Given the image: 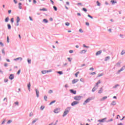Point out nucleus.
Returning a JSON list of instances; mask_svg holds the SVG:
<instances>
[{"label":"nucleus","mask_w":125,"mask_h":125,"mask_svg":"<svg viewBox=\"0 0 125 125\" xmlns=\"http://www.w3.org/2000/svg\"><path fill=\"white\" fill-rule=\"evenodd\" d=\"M70 110H71V107H68L65 110L63 114V117H65V116H66L68 113L70 112Z\"/></svg>","instance_id":"f257e3e1"},{"label":"nucleus","mask_w":125,"mask_h":125,"mask_svg":"<svg viewBox=\"0 0 125 125\" xmlns=\"http://www.w3.org/2000/svg\"><path fill=\"white\" fill-rule=\"evenodd\" d=\"M92 100V98H88L86 100L83 102V105H86L87 103H89L90 101Z\"/></svg>","instance_id":"f03ea898"},{"label":"nucleus","mask_w":125,"mask_h":125,"mask_svg":"<svg viewBox=\"0 0 125 125\" xmlns=\"http://www.w3.org/2000/svg\"><path fill=\"white\" fill-rule=\"evenodd\" d=\"M82 98H83V97L81 96H76L74 97V99L76 101H80Z\"/></svg>","instance_id":"7ed1b4c3"},{"label":"nucleus","mask_w":125,"mask_h":125,"mask_svg":"<svg viewBox=\"0 0 125 125\" xmlns=\"http://www.w3.org/2000/svg\"><path fill=\"white\" fill-rule=\"evenodd\" d=\"M80 102L78 101H74L72 103H71V106H75V105H77V104H79Z\"/></svg>","instance_id":"20e7f679"},{"label":"nucleus","mask_w":125,"mask_h":125,"mask_svg":"<svg viewBox=\"0 0 125 125\" xmlns=\"http://www.w3.org/2000/svg\"><path fill=\"white\" fill-rule=\"evenodd\" d=\"M50 72H52V71L51 70H48V71L44 70V71H42V73L44 74H46V73H49Z\"/></svg>","instance_id":"39448f33"},{"label":"nucleus","mask_w":125,"mask_h":125,"mask_svg":"<svg viewBox=\"0 0 125 125\" xmlns=\"http://www.w3.org/2000/svg\"><path fill=\"white\" fill-rule=\"evenodd\" d=\"M79 82V79H74L72 80V83L74 84L76 83H78Z\"/></svg>","instance_id":"423d86ee"},{"label":"nucleus","mask_w":125,"mask_h":125,"mask_svg":"<svg viewBox=\"0 0 125 125\" xmlns=\"http://www.w3.org/2000/svg\"><path fill=\"white\" fill-rule=\"evenodd\" d=\"M9 79L12 81V80L14 79V75L13 74H11L9 77Z\"/></svg>","instance_id":"0eeeda50"},{"label":"nucleus","mask_w":125,"mask_h":125,"mask_svg":"<svg viewBox=\"0 0 125 125\" xmlns=\"http://www.w3.org/2000/svg\"><path fill=\"white\" fill-rule=\"evenodd\" d=\"M70 91L71 93H73V94H76L77 93V91H75L73 89H71Z\"/></svg>","instance_id":"6e6552de"},{"label":"nucleus","mask_w":125,"mask_h":125,"mask_svg":"<svg viewBox=\"0 0 125 125\" xmlns=\"http://www.w3.org/2000/svg\"><path fill=\"white\" fill-rule=\"evenodd\" d=\"M101 53H102V50L98 51L96 53V55H97H97H100V54H101Z\"/></svg>","instance_id":"1a4fd4ad"},{"label":"nucleus","mask_w":125,"mask_h":125,"mask_svg":"<svg viewBox=\"0 0 125 125\" xmlns=\"http://www.w3.org/2000/svg\"><path fill=\"white\" fill-rule=\"evenodd\" d=\"M20 21V18H19V17H18L17 18V26L19 25V24L18 23H19Z\"/></svg>","instance_id":"9d476101"},{"label":"nucleus","mask_w":125,"mask_h":125,"mask_svg":"<svg viewBox=\"0 0 125 125\" xmlns=\"http://www.w3.org/2000/svg\"><path fill=\"white\" fill-rule=\"evenodd\" d=\"M36 95H37V97H39V96H40V91H38V89H36Z\"/></svg>","instance_id":"9b49d317"},{"label":"nucleus","mask_w":125,"mask_h":125,"mask_svg":"<svg viewBox=\"0 0 125 125\" xmlns=\"http://www.w3.org/2000/svg\"><path fill=\"white\" fill-rule=\"evenodd\" d=\"M59 111H60V109H58V108H57L56 109L54 110V113H55L56 114H57L58 113H59Z\"/></svg>","instance_id":"f8f14e48"},{"label":"nucleus","mask_w":125,"mask_h":125,"mask_svg":"<svg viewBox=\"0 0 125 125\" xmlns=\"http://www.w3.org/2000/svg\"><path fill=\"white\" fill-rule=\"evenodd\" d=\"M125 69V66H123L122 68L118 71V73H120L122 71H124Z\"/></svg>","instance_id":"ddd939ff"},{"label":"nucleus","mask_w":125,"mask_h":125,"mask_svg":"<svg viewBox=\"0 0 125 125\" xmlns=\"http://www.w3.org/2000/svg\"><path fill=\"white\" fill-rule=\"evenodd\" d=\"M105 99H107V96H105L103 97L102 99H100V101H104Z\"/></svg>","instance_id":"4468645a"},{"label":"nucleus","mask_w":125,"mask_h":125,"mask_svg":"<svg viewBox=\"0 0 125 125\" xmlns=\"http://www.w3.org/2000/svg\"><path fill=\"white\" fill-rule=\"evenodd\" d=\"M99 83H101V81L100 80H99L98 82L96 83V86H97L98 87V85Z\"/></svg>","instance_id":"2eb2a0df"},{"label":"nucleus","mask_w":125,"mask_h":125,"mask_svg":"<svg viewBox=\"0 0 125 125\" xmlns=\"http://www.w3.org/2000/svg\"><path fill=\"white\" fill-rule=\"evenodd\" d=\"M116 104H117V103L115 101H113L111 104V105H112L113 106H115Z\"/></svg>","instance_id":"dca6fc26"},{"label":"nucleus","mask_w":125,"mask_h":125,"mask_svg":"<svg viewBox=\"0 0 125 125\" xmlns=\"http://www.w3.org/2000/svg\"><path fill=\"white\" fill-rule=\"evenodd\" d=\"M110 2H111L112 4H114L115 3H117V1H115L114 0H111L110 1Z\"/></svg>","instance_id":"f3484780"},{"label":"nucleus","mask_w":125,"mask_h":125,"mask_svg":"<svg viewBox=\"0 0 125 125\" xmlns=\"http://www.w3.org/2000/svg\"><path fill=\"white\" fill-rule=\"evenodd\" d=\"M41 11H47V10L46 8H43L42 9H40Z\"/></svg>","instance_id":"a211bd4d"},{"label":"nucleus","mask_w":125,"mask_h":125,"mask_svg":"<svg viewBox=\"0 0 125 125\" xmlns=\"http://www.w3.org/2000/svg\"><path fill=\"white\" fill-rule=\"evenodd\" d=\"M102 91H103V89L101 88V89L98 91V93H102Z\"/></svg>","instance_id":"6ab92c4d"},{"label":"nucleus","mask_w":125,"mask_h":125,"mask_svg":"<svg viewBox=\"0 0 125 125\" xmlns=\"http://www.w3.org/2000/svg\"><path fill=\"white\" fill-rule=\"evenodd\" d=\"M27 87L28 88V89H29V91H30V88L31 87V83H29L28 84V85H27Z\"/></svg>","instance_id":"aec40b11"},{"label":"nucleus","mask_w":125,"mask_h":125,"mask_svg":"<svg viewBox=\"0 0 125 125\" xmlns=\"http://www.w3.org/2000/svg\"><path fill=\"white\" fill-rule=\"evenodd\" d=\"M85 52H86V50H83L82 51H81V53L82 54H83V53H85Z\"/></svg>","instance_id":"412c9836"},{"label":"nucleus","mask_w":125,"mask_h":125,"mask_svg":"<svg viewBox=\"0 0 125 125\" xmlns=\"http://www.w3.org/2000/svg\"><path fill=\"white\" fill-rule=\"evenodd\" d=\"M43 22H44V23H48V21H47V20L44 19L43 20Z\"/></svg>","instance_id":"4be33fe9"},{"label":"nucleus","mask_w":125,"mask_h":125,"mask_svg":"<svg viewBox=\"0 0 125 125\" xmlns=\"http://www.w3.org/2000/svg\"><path fill=\"white\" fill-rule=\"evenodd\" d=\"M55 102H56V101H53L49 104V105H52V104H53V103H55Z\"/></svg>","instance_id":"5701e85b"},{"label":"nucleus","mask_w":125,"mask_h":125,"mask_svg":"<svg viewBox=\"0 0 125 125\" xmlns=\"http://www.w3.org/2000/svg\"><path fill=\"white\" fill-rule=\"evenodd\" d=\"M9 20V18L8 17L6 18L5 19V22H8V21Z\"/></svg>","instance_id":"b1692460"},{"label":"nucleus","mask_w":125,"mask_h":125,"mask_svg":"<svg viewBox=\"0 0 125 125\" xmlns=\"http://www.w3.org/2000/svg\"><path fill=\"white\" fill-rule=\"evenodd\" d=\"M110 59V57H107L105 58V61H108Z\"/></svg>","instance_id":"393cba45"},{"label":"nucleus","mask_w":125,"mask_h":125,"mask_svg":"<svg viewBox=\"0 0 125 125\" xmlns=\"http://www.w3.org/2000/svg\"><path fill=\"white\" fill-rule=\"evenodd\" d=\"M31 62H32V61L30 59H28L27 62H28V64H31Z\"/></svg>","instance_id":"a878e982"},{"label":"nucleus","mask_w":125,"mask_h":125,"mask_svg":"<svg viewBox=\"0 0 125 125\" xmlns=\"http://www.w3.org/2000/svg\"><path fill=\"white\" fill-rule=\"evenodd\" d=\"M44 99L45 101H47V97L46 96H44Z\"/></svg>","instance_id":"bb28decb"},{"label":"nucleus","mask_w":125,"mask_h":125,"mask_svg":"<svg viewBox=\"0 0 125 125\" xmlns=\"http://www.w3.org/2000/svg\"><path fill=\"white\" fill-rule=\"evenodd\" d=\"M58 74H59L60 75H62L63 74V72L62 71H58Z\"/></svg>","instance_id":"cd10ccee"},{"label":"nucleus","mask_w":125,"mask_h":125,"mask_svg":"<svg viewBox=\"0 0 125 125\" xmlns=\"http://www.w3.org/2000/svg\"><path fill=\"white\" fill-rule=\"evenodd\" d=\"M83 11H84L85 12H86L87 11V10L85 8H83Z\"/></svg>","instance_id":"c85d7f7f"},{"label":"nucleus","mask_w":125,"mask_h":125,"mask_svg":"<svg viewBox=\"0 0 125 125\" xmlns=\"http://www.w3.org/2000/svg\"><path fill=\"white\" fill-rule=\"evenodd\" d=\"M20 73H21V69L19 70L17 74V75H20Z\"/></svg>","instance_id":"c756f323"},{"label":"nucleus","mask_w":125,"mask_h":125,"mask_svg":"<svg viewBox=\"0 0 125 125\" xmlns=\"http://www.w3.org/2000/svg\"><path fill=\"white\" fill-rule=\"evenodd\" d=\"M79 74H80V72H78L75 74V77H76V78H78V75H79Z\"/></svg>","instance_id":"7c9ffc66"},{"label":"nucleus","mask_w":125,"mask_h":125,"mask_svg":"<svg viewBox=\"0 0 125 125\" xmlns=\"http://www.w3.org/2000/svg\"><path fill=\"white\" fill-rule=\"evenodd\" d=\"M96 90V89L95 88V87H94L92 90V91L93 92H94V91H95Z\"/></svg>","instance_id":"2f4dec72"},{"label":"nucleus","mask_w":125,"mask_h":125,"mask_svg":"<svg viewBox=\"0 0 125 125\" xmlns=\"http://www.w3.org/2000/svg\"><path fill=\"white\" fill-rule=\"evenodd\" d=\"M97 4L98 6H100L101 3H100V2H99V1H97Z\"/></svg>","instance_id":"473e14b6"},{"label":"nucleus","mask_w":125,"mask_h":125,"mask_svg":"<svg viewBox=\"0 0 125 125\" xmlns=\"http://www.w3.org/2000/svg\"><path fill=\"white\" fill-rule=\"evenodd\" d=\"M90 75H96V73H95V72H92V73H91L90 74Z\"/></svg>","instance_id":"72a5a7b5"},{"label":"nucleus","mask_w":125,"mask_h":125,"mask_svg":"<svg viewBox=\"0 0 125 125\" xmlns=\"http://www.w3.org/2000/svg\"><path fill=\"white\" fill-rule=\"evenodd\" d=\"M7 26H8V29H11V26L10 25V24H8Z\"/></svg>","instance_id":"f704fd0d"},{"label":"nucleus","mask_w":125,"mask_h":125,"mask_svg":"<svg viewBox=\"0 0 125 125\" xmlns=\"http://www.w3.org/2000/svg\"><path fill=\"white\" fill-rule=\"evenodd\" d=\"M98 122H100V123H103V122H104V119L99 120H98Z\"/></svg>","instance_id":"c9c22d12"},{"label":"nucleus","mask_w":125,"mask_h":125,"mask_svg":"<svg viewBox=\"0 0 125 125\" xmlns=\"http://www.w3.org/2000/svg\"><path fill=\"white\" fill-rule=\"evenodd\" d=\"M7 42L8 43L9 42V37L8 36L7 37Z\"/></svg>","instance_id":"e433bc0d"},{"label":"nucleus","mask_w":125,"mask_h":125,"mask_svg":"<svg viewBox=\"0 0 125 125\" xmlns=\"http://www.w3.org/2000/svg\"><path fill=\"white\" fill-rule=\"evenodd\" d=\"M53 8L55 11H57V8L56 6H54Z\"/></svg>","instance_id":"4c0bfd02"},{"label":"nucleus","mask_w":125,"mask_h":125,"mask_svg":"<svg viewBox=\"0 0 125 125\" xmlns=\"http://www.w3.org/2000/svg\"><path fill=\"white\" fill-rule=\"evenodd\" d=\"M19 59L22 60V58H18L17 59H15V60H19Z\"/></svg>","instance_id":"58836bf2"},{"label":"nucleus","mask_w":125,"mask_h":125,"mask_svg":"<svg viewBox=\"0 0 125 125\" xmlns=\"http://www.w3.org/2000/svg\"><path fill=\"white\" fill-rule=\"evenodd\" d=\"M52 92H53V91H52V90H49L48 91V93H52Z\"/></svg>","instance_id":"ea45409f"},{"label":"nucleus","mask_w":125,"mask_h":125,"mask_svg":"<svg viewBox=\"0 0 125 125\" xmlns=\"http://www.w3.org/2000/svg\"><path fill=\"white\" fill-rule=\"evenodd\" d=\"M65 25H66V26H70V23H69V22H66V23H65Z\"/></svg>","instance_id":"a19ab883"},{"label":"nucleus","mask_w":125,"mask_h":125,"mask_svg":"<svg viewBox=\"0 0 125 125\" xmlns=\"http://www.w3.org/2000/svg\"><path fill=\"white\" fill-rule=\"evenodd\" d=\"M41 110H43V109H44V106H41Z\"/></svg>","instance_id":"79ce46f5"},{"label":"nucleus","mask_w":125,"mask_h":125,"mask_svg":"<svg viewBox=\"0 0 125 125\" xmlns=\"http://www.w3.org/2000/svg\"><path fill=\"white\" fill-rule=\"evenodd\" d=\"M12 122V121H11V120H9V121L7 122V124H10Z\"/></svg>","instance_id":"37998d69"},{"label":"nucleus","mask_w":125,"mask_h":125,"mask_svg":"<svg viewBox=\"0 0 125 125\" xmlns=\"http://www.w3.org/2000/svg\"><path fill=\"white\" fill-rule=\"evenodd\" d=\"M8 82V79H4V82L5 83H7Z\"/></svg>","instance_id":"c03bdc74"},{"label":"nucleus","mask_w":125,"mask_h":125,"mask_svg":"<svg viewBox=\"0 0 125 125\" xmlns=\"http://www.w3.org/2000/svg\"><path fill=\"white\" fill-rule=\"evenodd\" d=\"M102 76H103V74H98V77H102Z\"/></svg>","instance_id":"a18cd8bd"},{"label":"nucleus","mask_w":125,"mask_h":125,"mask_svg":"<svg viewBox=\"0 0 125 125\" xmlns=\"http://www.w3.org/2000/svg\"><path fill=\"white\" fill-rule=\"evenodd\" d=\"M11 23H13V22H14V19H13V18H12V19H11Z\"/></svg>","instance_id":"49530a36"},{"label":"nucleus","mask_w":125,"mask_h":125,"mask_svg":"<svg viewBox=\"0 0 125 125\" xmlns=\"http://www.w3.org/2000/svg\"><path fill=\"white\" fill-rule=\"evenodd\" d=\"M125 51H122L121 52L122 55H124V54H125Z\"/></svg>","instance_id":"de8ad7c7"},{"label":"nucleus","mask_w":125,"mask_h":125,"mask_svg":"<svg viewBox=\"0 0 125 125\" xmlns=\"http://www.w3.org/2000/svg\"><path fill=\"white\" fill-rule=\"evenodd\" d=\"M67 59L69 62H71L72 61V60H71V58H68Z\"/></svg>","instance_id":"09e8293b"},{"label":"nucleus","mask_w":125,"mask_h":125,"mask_svg":"<svg viewBox=\"0 0 125 125\" xmlns=\"http://www.w3.org/2000/svg\"><path fill=\"white\" fill-rule=\"evenodd\" d=\"M88 17H89L90 18H91V19H93V17L91 16L90 15H88Z\"/></svg>","instance_id":"8fccbe9b"},{"label":"nucleus","mask_w":125,"mask_h":125,"mask_svg":"<svg viewBox=\"0 0 125 125\" xmlns=\"http://www.w3.org/2000/svg\"><path fill=\"white\" fill-rule=\"evenodd\" d=\"M15 104H16V105H19V102H16L15 103Z\"/></svg>","instance_id":"3c124183"},{"label":"nucleus","mask_w":125,"mask_h":125,"mask_svg":"<svg viewBox=\"0 0 125 125\" xmlns=\"http://www.w3.org/2000/svg\"><path fill=\"white\" fill-rule=\"evenodd\" d=\"M119 86V84H116L115 85V86L113 87L114 88H116V87H118Z\"/></svg>","instance_id":"603ef678"},{"label":"nucleus","mask_w":125,"mask_h":125,"mask_svg":"<svg viewBox=\"0 0 125 125\" xmlns=\"http://www.w3.org/2000/svg\"><path fill=\"white\" fill-rule=\"evenodd\" d=\"M89 70H90L91 71H93L94 70V68H93V67H91L90 68Z\"/></svg>","instance_id":"864d4df0"},{"label":"nucleus","mask_w":125,"mask_h":125,"mask_svg":"<svg viewBox=\"0 0 125 125\" xmlns=\"http://www.w3.org/2000/svg\"><path fill=\"white\" fill-rule=\"evenodd\" d=\"M83 47H86V48H88V47H88V46H87L85 45V44H83Z\"/></svg>","instance_id":"5fc2aeb1"},{"label":"nucleus","mask_w":125,"mask_h":125,"mask_svg":"<svg viewBox=\"0 0 125 125\" xmlns=\"http://www.w3.org/2000/svg\"><path fill=\"white\" fill-rule=\"evenodd\" d=\"M7 63H5L4 64V66H5V67H7Z\"/></svg>","instance_id":"6e6d98bb"},{"label":"nucleus","mask_w":125,"mask_h":125,"mask_svg":"<svg viewBox=\"0 0 125 125\" xmlns=\"http://www.w3.org/2000/svg\"><path fill=\"white\" fill-rule=\"evenodd\" d=\"M8 13L9 14H10V13H11V10H8Z\"/></svg>","instance_id":"4d7b16f0"},{"label":"nucleus","mask_w":125,"mask_h":125,"mask_svg":"<svg viewBox=\"0 0 125 125\" xmlns=\"http://www.w3.org/2000/svg\"><path fill=\"white\" fill-rule=\"evenodd\" d=\"M77 5H81V6H82L83 5V4H82V3H78L77 4Z\"/></svg>","instance_id":"13d9d810"},{"label":"nucleus","mask_w":125,"mask_h":125,"mask_svg":"<svg viewBox=\"0 0 125 125\" xmlns=\"http://www.w3.org/2000/svg\"><path fill=\"white\" fill-rule=\"evenodd\" d=\"M0 45H1V46H3V43H2V42H0Z\"/></svg>","instance_id":"bf43d9fd"},{"label":"nucleus","mask_w":125,"mask_h":125,"mask_svg":"<svg viewBox=\"0 0 125 125\" xmlns=\"http://www.w3.org/2000/svg\"><path fill=\"white\" fill-rule=\"evenodd\" d=\"M79 32H80V33H83V29H79Z\"/></svg>","instance_id":"052dcab7"},{"label":"nucleus","mask_w":125,"mask_h":125,"mask_svg":"<svg viewBox=\"0 0 125 125\" xmlns=\"http://www.w3.org/2000/svg\"><path fill=\"white\" fill-rule=\"evenodd\" d=\"M73 52H74V51L73 50H70L69 51V53H73Z\"/></svg>","instance_id":"680f3d73"},{"label":"nucleus","mask_w":125,"mask_h":125,"mask_svg":"<svg viewBox=\"0 0 125 125\" xmlns=\"http://www.w3.org/2000/svg\"><path fill=\"white\" fill-rule=\"evenodd\" d=\"M33 3H37V1L36 0H33Z\"/></svg>","instance_id":"e2e57ef3"},{"label":"nucleus","mask_w":125,"mask_h":125,"mask_svg":"<svg viewBox=\"0 0 125 125\" xmlns=\"http://www.w3.org/2000/svg\"><path fill=\"white\" fill-rule=\"evenodd\" d=\"M30 117H32L33 116V113L31 112L29 114Z\"/></svg>","instance_id":"0e129e2a"},{"label":"nucleus","mask_w":125,"mask_h":125,"mask_svg":"<svg viewBox=\"0 0 125 125\" xmlns=\"http://www.w3.org/2000/svg\"><path fill=\"white\" fill-rule=\"evenodd\" d=\"M85 24L87 26H89V23L88 22H85Z\"/></svg>","instance_id":"69168bd1"},{"label":"nucleus","mask_w":125,"mask_h":125,"mask_svg":"<svg viewBox=\"0 0 125 125\" xmlns=\"http://www.w3.org/2000/svg\"><path fill=\"white\" fill-rule=\"evenodd\" d=\"M2 53H3V54H5V52H4V50H2Z\"/></svg>","instance_id":"338daca9"},{"label":"nucleus","mask_w":125,"mask_h":125,"mask_svg":"<svg viewBox=\"0 0 125 125\" xmlns=\"http://www.w3.org/2000/svg\"><path fill=\"white\" fill-rule=\"evenodd\" d=\"M118 125H124L123 124V123H120V124H118Z\"/></svg>","instance_id":"774afa93"}]
</instances>
